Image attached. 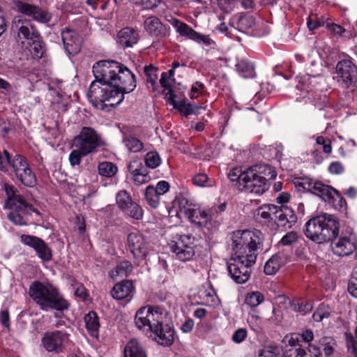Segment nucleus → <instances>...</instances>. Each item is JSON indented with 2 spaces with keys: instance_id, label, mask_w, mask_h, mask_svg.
<instances>
[{
  "instance_id": "f257e3e1",
  "label": "nucleus",
  "mask_w": 357,
  "mask_h": 357,
  "mask_svg": "<svg viewBox=\"0 0 357 357\" xmlns=\"http://www.w3.org/2000/svg\"><path fill=\"white\" fill-rule=\"evenodd\" d=\"M95 80L87 93L91 104L98 109L109 111L124 99V94L136 87L134 74L114 61H100L93 66Z\"/></svg>"
},
{
  "instance_id": "f03ea898",
  "label": "nucleus",
  "mask_w": 357,
  "mask_h": 357,
  "mask_svg": "<svg viewBox=\"0 0 357 357\" xmlns=\"http://www.w3.org/2000/svg\"><path fill=\"white\" fill-rule=\"evenodd\" d=\"M261 232L244 230L233 232L232 255L227 262V270L238 284L246 282L250 276L251 266L256 262L257 251L261 243Z\"/></svg>"
},
{
  "instance_id": "7ed1b4c3",
  "label": "nucleus",
  "mask_w": 357,
  "mask_h": 357,
  "mask_svg": "<svg viewBox=\"0 0 357 357\" xmlns=\"http://www.w3.org/2000/svg\"><path fill=\"white\" fill-rule=\"evenodd\" d=\"M29 294L43 311H63L68 307L67 301L59 289L50 282H33L29 286Z\"/></svg>"
},
{
  "instance_id": "20e7f679",
  "label": "nucleus",
  "mask_w": 357,
  "mask_h": 357,
  "mask_svg": "<svg viewBox=\"0 0 357 357\" xmlns=\"http://www.w3.org/2000/svg\"><path fill=\"white\" fill-rule=\"evenodd\" d=\"M340 223L335 216L323 214L310 219L305 223L307 238L318 243L331 241L339 234Z\"/></svg>"
},
{
  "instance_id": "39448f33",
  "label": "nucleus",
  "mask_w": 357,
  "mask_h": 357,
  "mask_svg": "<svg viewBox=\"0 0 357 357\" xmlns=\"http://www.w3.org/2000/svg\"><path fill=\"white\" fill-rule=\"evenodd\" d=\"M166 313L158 306L146 305L141 307L135 316V324L140 330L151 332L158 331L159 326L162 324Z\"/></svg>"
},
{
  "instance_id": "423d86ee",
  "label": "nucleus",
  "mask_w": 357,
  "mask_h": 357,
  "mask_svg": "<svg viewBox=\"0 0 357 357\" xmlns=\"http://www.w3.org/2000/svg\"><path fill=\"white\" fill-rule=\"evenodd\" d=\"M70 341V335L65 331L56 330L47 331L41 338L43 347L54 354L62 353Z\"/></svg>"
},
{
  "instance_id": "0eeeda50",
  "label": "nucleus",
  "mask_w": 357,
  "mask_h": 357,
  "mask_svg": "<svg viewBox=\"0 0 357 357\" xmlns=\"http://www.w3.org/2000/svg\"><path fill=\"white\" fill-rule=\"evenodd\" d=\"M100 144V137L91 127L82 128L79 134L73 140L75 148L80 149L84 154L88 155L94 152Z\"/></svg>"
},
{
  "instance_id": "6e6552de",
  "label": "nucleus",
  "mask_w": 357,
  "mask_h": 357,
  "mask_svg": "<svg viewBox=\"0 0 357 357\" xmlns=\"http://www.w3.org/2000/svg\"><path fill=\"white\" fill-rule=\"evenodd\" d=\"M17 179L25 186L33 187L36 185L37 179L35 174L30 168L27 160L22 155L16 154L10 162Z\"/></svg>"
},
{
  "instance_id": "1a4fd4ad",
  "label": "nucleus",
  "mask_w": 357,
  "mask_h": 357,
  "mask_svg": "<svg viewBox=\"0 0 357 357\" xmlns=\"http://www.w3.org/2000/svg\"><path fill=\"white\" fill-rule=\"evenodd\" d=\"M195 238L191 234L181 235L172 241L169 245L175 257L181 261H187L195 255Z\"/></svg>"
},
{
  "instance_id": "9d476101",
  "label": "nucleus",
  "mask_w": 357,
  "mask_h": 357,
  "mask_svg": "<svg viewBox=\"0 0 357 357\" xmlns=\"http://www.w3.org/2000/svg\"><path fill=\"white\" fill-rule=\"evenodd\" d=\"M335 72L337 82L347 88L357 81V66L351 57H346L339 61L336 65Z\"/></svg>"
},
{
  "instance_id": "9b49d317",
  "label": "nucleus",
  "mask_w": 357,
  "mask_h": 357,
  "mask_svg": "<svg viewBox=\"0 0 357 357\" xmlns=\"http://www.w3.org/2000/svg\"><path fill=\"white\" fill-rule=\"evenodd\" d=\"M128 247L134 258L142 261L146 259L151 247L147 239L139 232H132L127 237Z\"/></svg>"
},
{
  "instance_id": "f8f14e48",
  "label": "nucleus",
  "mask_w": 357,
  "mask_h": 357,
  "mask_svg": "<svg viewBox=\"0 0 357 357\" xmlns=\"http://www.w3.org/2000/svg\"><path fill=\"white\" fill-rule=\"evenodd\" d=\"M20 240L23 244L32 248L42 261L47 262L52 259V250L41 238L35 236L22 234Z\"/></svg>"
},
{
  "instance_id": "ddd939ff",
  "label": "nucleus",
  "mask_w": 357,
  "mask_h": 357,
  "mask_svg": "<svg viewBox=\"0 0 357 357\" xmlns=\"http://www.w3.org/2000/svg\"><path fill=\"white\" fill-rule=\"evenodd\" d=\"M333 240L331 248L337 256H349L357 249V238L353 234Z\"/></svg>"
},
{
  "instance_id": "4468645a",
  "label": "nucleus",
  "mask_w": 357,
  "mask_h": 357,
  "mask_svg": "<svg viewBox=\"0 0 357 357\" xmlns=\"http://www.w3.org/2000/svg\"><path fill=\"white\" fill-rule=\"evenodd\" d=\"M14 26L17 29L19 38L25 40L27 44L40 38V34L35 26L26 20L15 18Z\"/></svg>"
},
{
  "instance_id": "2eb2a0df",
  "label": "nucleus",
  "mask_w": 357,
  "mask_h": 357,
  "mask_svg": "<svg viewBox=\"0 0 357 357\" xmlns=\"http://www.w3.org/2000/svg\"><path fill=\"white\" fill-rule=\"evenodd\" d=\"M61 38L66 52L68 55L77 54L81 49V38L73 29L65 28L62 30Z\"/></svg>"
},
{
  "instance_id": "dca6fc26",
  "label": "nucleus",
  "mask_w": 357,
  "mask_h": 357,
  "mask_svg": "<svg viewBox=\"0 0 357 357\" xmlns=\"http://www.w3.org/2000/svg\"><path fill=\"white\" fill-rule=\"evenodd\" d=\"M145 31L152 36L162 38L169 35L168 29L155 16H150L144 22Z\"/></svg>"
},
{
  "instance_id": "f3484780",
  "label": "nucleus",
  "mask_w": 357,
  "mask_h": 357,
  "mask_svg": "<svg viewBox=\"0 0 357 357\" xmlns=\"http://www.w3.org/2000/svg\"><path fill=\"white\" fill-rule=\"evenodd\" d=\"M15 6L19 12L32 17L37 21L45 22L50 20V14L37 6L21 1H17Z\"/></svg>"
},
{
  "instance_id": "a211bd4d",
  "label": "nucleus",
  "mask_w": 357,
  "mask_h": 357,
  "mask_svg": "<svg viewBox=\"0 0 357 357\" xmlns=\"http://www.w3.org/2000/svg\"><path fill=\"white\" fill-rule=\"evenodd\" d=\"M167 100L174 108L177 109L185 116H188L191 114H199V109H204L203 107L186 102L185 100L177 101L175 94L171 93L170 91L167 93Z\"/></svg>"
},
{
  "instance_id": "6ab92c4d",
  "label": "nucleus",
  "mask_w": 357,
  "mask_h": 357,
  "mask_svg": "<svg viewBox=\"0 0 357 357\" xmlns=\"http://www.w3.org/2000/svg\"><path fill=\"white\" fill-rule=\"evenodd\" d=\"M269 188V184L264 178L257 176H250L248 181H245L243 190L251 193L261 195L264 194Z\"/></svg>"
},
{
  "instance_id": "aec40b11",
  "label": "nucleus",
  "mask_w": 357,
  "mask_h": 357,
  "mask_svg": "<svg viewBox=\"0 0 357 357\" xmlns=\"http://www.w3.org/2000/svg\"><path fill=\"white\" fill-rule=\"evenodd\" d=\"M188 219L198 227L206 226L210 222L211 217L208 211L203 209L196 204L187 216Z\"/></svg>"
},
{
  "instance_id": "412c9836",
  "label": "nucleus",
  "mask_w": 357,
  "mask_h": 357,
  "mask_svg": "<svg viewBox=\"0 0 357 357\" xmlns=\"http://www.w3.org/2000/svg\"><path fill=\"white\" fill-rule=\"evenodd\" d=\"M275 221L280 227L291 228L297 220V217L294 211L288 207H279L277 215H275Z\"/></svg>"
},
{
  "instance_id": "4be33fe9",
  "label": "nucleus",
  "mask_w": 357,
  "mask_h": 357,
  "mask_svg": "<svg viewBox=\"0 0 357 357\" xmlns=\"http://www.w3.org/2000/svg\"><path fill=\"white\" fill-rule=\"evenodd\" d=\"M4 190L7 195L6 204L8 208L17 207L20 209L26 206V200L22 195L16 194L13 185L5 183Z\"/></svg>"
},
{
  "instance_id": "5701e85b",
  "label": "nucleus",
  "mask_w": 357,
  "mask_h": 357,
  "mask_svg": "<svg viewBox=\"0 0 357 357\" xmlns=\"http://www.w3.org/2000/svg\"><path fill=\"white\" fill-rule=\"evenodd\" d=\"M137 40V32L130 27L123 28L117 34L116 42L123 47H132Z\"/></svg>"
},
{
  "instance_id": "b1692460",
  "label": "nucleus",
  "mask_w": 357,
  "mask_h": 357,
  "mask_svg": "<svg viewBox=\"0 0 357 357\" xmlns=\"http://www.w3.org/2000/svg\"><path fill=\"white\" fill-rule=\"evenodd\" d=\"M134 291L132 281L123 280L116 283L112 290V296L114 299L122 300L129 297Z\"/></svg>"
},
{
  "instance_id": "393cba45",
  "label": "nucleus",
  "mask_w": 357,
  "mask_h": 357,
  "mask_svg": "<svg viewBox=\"0 0 357 357\" xmlns=\"http://www.w3.org/2000/svg\"><path fill=\"white\" fill-rule=\"evenodd\" d=\"M310 191L324 201L331 202L337 195V190L331 186L325 185L321 182H315L310 188Z\"/></svg>"
},
{
  "instance_id": "a878e982",
  "label": "nucleus",
  "mask_w": 357,
  "mask_h": 357,
  "mask_svg": "<svg viewBox=\"0 0 357 357\" xmlns=\"http://www.w3.org/2000/svg\"><path fill=\"white\" fill-rule=\"evenodd\" d=\"M248 172L250 173V177L257 176L267 182L270 179L275 178L277 176L275 169L268 165H257L248 168Z\"/></svg>"
},
{
  "instance_id": "bb28decb",
  "label": "nucleus",
  "mask_w": 357,
  "mask_h": 357,
  "mask_svg": "<svg viewBox=\"0 0 357 357\" xmlns=\"http://www.w3.org/2000/svg\"><path fill=\"white\" fill-rule=\"evenodd\" d=\"M141 166L142 164L137 161H132L128 165V170L132 175L133 181L137 185L146 183L150 179L148 174Z\"/></svg>"
},
{
  "instance_id": "cd10ccee",
  "label": "nucleus",
  "mask_w": 357,
  "mask_h": 357,
  "mask_svg": "<svg viewBox=\"0 0 357 357\" xmlns=\"http://www.w3.org/2000/svg\"><path fill=\"white\" fill-rule=\"evenodd\" d=\"M158 331L152 332L155 335L156 341L161 345L169 346L174 342V331L169 325L159 326Z\"/></svg>"
},
{
  "instance_id": "c85d7f7f",
  "label": "nucleus",
  "mask_w": 357,
  "mask_h": 357,
  "mask_svg": "<svg viewBox=\"0 0 357 357\" xmlns=\"http://www.w3.org/2000/svg\"><path fill=\"white\" fill-rule=\"evenodd\" d=\"M13 210L8 215L9 220L16 225H26L27 224L26 215L31 206L26 202V206L24 208H18L17 207L10 208Z\"/></svg>"
},
{
  "instance_id": "c756f323",
  "label": "nucleus",
  "mask_w": 357,
  "mask_h": 357,
  "mask_svg": "<svg viewBox=\"0 0 357 357\" xmlns=\"http://www.w3.org/2000/svg\"><path fill=\"white\" fill-rule=\"evenodd\" d=\"M124 357H146V354L138 340L132 339L125 346Z\"/></svg>"
},
{
  "instance_id": "7c9ffc66",
  "label": "nucleus",
  "mask_w": 357,
  "mask_h": 357,
  "mask_svg": "<svg viewBox=\"0 0 357 357\" xmlns=\"http://www.w3.org/2000/svg\"><path fill=\"white\" fill-rule=\"evenodd\" d=\"M86 328L90 335L98 338L99 335L100 323L96 312L91 311L84 316Z\"/></svg>"
},
{
  "instance_id": "2f4dec72",
  "label": "nucleus",
  "mask_w": 357,
  "mask_h": 357,
  "mask_svg": "<svg viewBox=\"0 0 357 357\" xmlns=\"http://www.w3.org/2000/svg\"><path fill=\"white\" fill-rule=\"evenodd\" d=\"M169 22L181 36L185 37L192 40L193 38H195V36H197V31L192 29L187 24L178 19L172 18L169 20Z\"/></svg>"
},
{
  "instance_id": "473e14b6",
  "label": "nucleus",
  "mask_w": 357,
  "mask_h": 357,
  "mask_svg": "<svg viewBox=\"0 0 357 357\" xmlns=\"http://www.w3.org/2000/svg\"><path fill=\"white\" fill-rule=\"evenodd\" d=\"M132 270L133 266L132 264L128 261H123L120 262L114 269L111 270L109 275L113 280H116L118 278L128 276Z\"/></svg>"
},
{
  "instance_id": "72a5a7b5",
  "label": "nucleus",
  "mask_w": 357,
  "mask_h": 357,
  "mask_svg": "<svg viewBox=\"0 0 357 357\" xmlns=\"http://www.w3.org/2000/svg\"><path fill=\"white\" fill-rule=\"evenodd\" d=\"M198 296L202 303L206 305L215 306L219 303L215 292L211 288H201L198 292Z\"/></svg>"
},
{
  "instance_id": "f704fd0d",
  "label": "nucleus",
  "mask_w": 357,
  "mask_h": 357,
  "mask_svg": "<svg viewBox=\"0 0 357 357\" xmlns=\"http://www.w3.org/2000/svg\"><path fill=\"white\" fill-rule=\"evenodd\" d=\"M248 169L242 172L238 168H234L228 174V178L231 182H236L239 190H243L245 181L250 178Z\"/></svg>"
},
{
  "instance_id": "c9c22d12",
  "label": "nucleus",
  "mask_w": 357,
  "mask_h": 357,
  "mask_svg": "<svg viewBox=\"0 0 357 357\" xmlns=\"http://www.w3.org/2000/svg\"><path fill=\"white\" fill-rule=\"evenodd\" d=\"M123 143L129 152L138 153L144 149V143L139 139L130 135L124 136Z\"/></svg>"
},
{
  "instance_id": "e433bc0d",
  "label": "nucleus",
  "mask_w": 357,
  "mask_h": 357,
  "mask_svg": "<svg viewBox=\"0 0 357 357\" xmlns=\"http://www.w3.org/2000/svg\"><path fill=\"white\" fill-rule=\"evenodd\" d=\"M193 185L199 188H212L216 185V181L205 173L195 174L192 178Z\"/></svg>"
},
{
  "instance_id": "4c0bfd02",
  "label": "nucleus",
  "mask_w": 357,
  "mask_h": 357,
  "mask_svg": "<svg viewBox=\"0 0 357 357\" xmlns=\"http://www.w3.org/2000/svg\"><path fill=\"white\" fill-rule=\"evenodd\" d=\"M256 24L255 18L252 15H240L237 17L236 29L241 32L252 29Z\"/></svg>"
},
{
  "instance_id": "58836bf2",
  "label": "nucleus",
  "mask_w": 357,
  "mask_h": 357,
  "mask_svg": "<svg viewBox=\"0 0 357 357\" xmlns=\"http://www.w3.org/2000/svg\"><path fill=\"white\" fill-rule=\"evenodd\" d=\"M278 206L274 204L264 205L257 209V215L263 219L265 222H269L275 219L277 215Z\"/></svg>"
},
{
  "instance_id": "ea45409f",
  "label": "nucleus",
  "mask_w": 357,
  "mask_h": 357,
  "mask_svg": "<svg viewBox=\"0 0 357 357\" xmlns=\"http://www.w3.org/2000/svg\"><path fill=\"white\" fill-rule=\"evenodd\" d=\"M282 263V257L280 255L272 256L264 265V273L269 275H274L280 268Z\"/></svg>"
},
{
  "instance_id": "a19ab883",
  "label": "nucleus",
  "mask_w": 357,
  "mask_h": 357,
  "mask_svg": "<svg viewBox=\"0 0 357 357\" xmlns=\"http://www.w3.org/2000/svg\"><path fill=\"white\" fill-rule=\"evenodd\" d=\"M264 295L258 291L248 292L245 298V304L250 308L259 306L264 301Z\"/></svg>"
},
{
  "instance_id": "79ce46f5",
  "label": "nucleus",
  "mask_w": 357,
  "mask_h": 357,
  "mask_svg": "<svg viewBox=\"0 0 357 357\" xmlns=\"http://www.w3.org/2000/svg\"><path fill=\"white\" fill-rule=\"evenodd\" d=\"M158 69L153 66H145L144 73L146 76L148 88H151L153 91L157 89Z\"/></svg>"
},
{
  "instance_id": "37998d69",
  "label": "nucleus",
  "mask_w": 357,
  "mask_h": 357,
  "mask_svg": "<svg viewBox=\"0 0 357 357\" xmlns=\"http://www.w3.org/2000/svg\"><path fill=\"white\" fill-rule=\"evenodd\" d=\"M294 357H321V351L319 348L312 344H310L307 351L299 347L294 350Z\"/></svg>"
},
{
  "instance_id": "c03bdc74",
  "label": "nucleus",
  "mask_w": 357,
  "mask_h": 357,
  "mask_svg": "<svg viewBox=\"0 0 357 357\" xmlns=\"http://www.w3.org/2000/svg\"><path fill=\"white\" fill-rule=\"evenodd\" d=\"M195 204L196 203L183 195L177 197L174 200V205H177L180 213L184 214L186 217L192 208V206Z\"/></svg>"
},
{
  "instance_id": "a18cd8bd",
  "label": "nucleus",
  "mask_w": 357,
  "mask_h": 357,
  "mask_svg": "<svg viewBox=\"0 0 357 357\" xmlns=\"http://www.w3.org/2000/svg\"><path fill=\"white\" fill-rule=\"evenodd\" d=\"M236 69L243 77H252L255 74L252 64L245 59L240 60L236 63Z\"/></svg>"
},
{
  "instance_id": "49530a36",
  "label": "nucleus",
  "mask_w": 357,
  "mask_h": 357,
  "mask_svg": "<svg viewBox=\"0 0 357 357\" xmlns=\"http://www.w3.org/2000/svg\"><path fill=\"white\" fill-rule=\"evenodd\" d=\"M98 169L100 175L108 178L114 176L118 171L117 167L110 162H100L98 165Z\"/></svg>"
},
{
  "instance_id": "de8ad7c7",
  "label": "nucleus",
  "mask_w": 357,
  "mask_h": 357,
  "mask_svg": "<svg viewBox=\"0 0 357 357\" xmlns=\"http://www.w3.org/2000/svg\"><path fill=\"white\" fill-rule=\"evenodd\" d=\"M27 45H29V51L33 59H39L43 57L45 48L40 41V37Z\"/></svg>"
},
{
  "instance_id": "09e8293b",
  "label": "nucleus",
  "mask_w": 357,
  "mask_h": 357,
  "mask_svg": "<svg viewBox=\"0 0 357 357\" xmlns=\"http://www.w3.org/2000/svg\"><path fill=\"white\" fill-rule=\"evenodd\" d=\"M123 212L125 215L130 218L139 220L143 218L144 211L142 208L136 202H133Z\"/></svg>"
},
{
  "instance_id": "8fccbe9b",
  "label": "nucleus",
  "mask_w": 357,
  "mask_h": 357,
  "mask_svg": "<svg viewBox=\"0 0 357 357\" xmlns=\"http://www.w3.org/2000/svg\"><path fill=\"white\" fill-rule=\"evenodd\" d=\"M116 202L118 206L124 211L134 202L132 201L130 194L126 190L119 191L116 195Z\"/></svg>"
},
{
  "instance_id": "3c124183",
  "label": "nucleus",
  "mask_w": 357,
  "mask_h": 357,
  "mask_svg": "<svg viewBox=\"0 0 357 357\" xmlns=\"http://www.w3.org/2000/svg\"><path fill=\"white\" fill-rule=\"evenodd\" d=\"M145 198L148 204L152 208H157L160 204V195L154 190V187L149 185L145 190Z\"/></svg>"
},
{
  "instance_id": "603ef678",
  "label": "nucleus",
  "mask_w": 357,
  "mask_h": 357,
  "mask_svg": "<svg viewBox=\"0 0 357 357\" xmlns=\"http://www.w3.org/2000/svg\"><path fill=\"white\" fill-rule=\"evenodd\" d=\"M331 314V307L328 305L321 304L314 312L312 317L315 321H321L324 319L329 317Z\"/></svg>"
},
{
  "instance_id": "864d4df0",
  "label": "nucleus",
  "mask_w": 357,
  "mask_h": 357,
  "mask_svg": "<svg viewBox=\"0 0 357 357\" xmlns=\"http://www.w3.org/2000/svg\"><path fill=\"white\" fill-rule=\"evenodd\" d=\"M145 164L151 169L158 167L161 163L159 154L155 151H151L146 154L144 158Z\"/></svg>"
},
{
  "instance_id": "5fc2aeb1",
  "label": "nucleus",
  "mask_w": 357,
  "mask_h": 357,
  "mask_svg": "<svg viewBox=\"0 0 357 357\" xmlns=\"http://www.w3.org/2000/svg\"><path fill=\"white\" fill-rule=\"evenodd\" d=\"M300 335L294 333L287 335L284 338V342L287 345L291 347L292 349H289V352L294 353V350L296 349V348H298L299 347H301L300 344Z\"/></svg>"
},
{
  "instance_id": "6e6d98bb",
  "label": "nucleus",
  "mask_w": 357,
  "mask_h": 357,
  "mask_svg": "<svg viewBox=\"0 0 357 357\" xmlns=\"http://www.w3.org/2000/svg\"><path fill=\"white\" fill-rule=\"evenodd\" d=\"M248 324L255 333H259L261 331L263 320L259 316L252 314H250L248 318Z\"/></svg>"
},
{
  "instance_id": "4d7b16f0",
  "label": "nucleus",
  "mask_w": 357,
  "mask_h": 357,
  "mask_svg": "<svg viewBox=\"0 0 357 357\" xmlns=\"http://www.w3.org/2000/svg\"><path fill=\"white\" fill-rule=\"evenodd\" d=\"M161 3L162 0H135L133 3L146 10H153L158 8Z\"/></svg>"
},
{
  "instance_id": "13d9d810",
  "label": "nucleus",
  "mask_w": 357,
  "mask_h": 357,
  "mask_svg": "<svg viewBox=\"0 0 357 357\" xmlns=\"http://www.w3.org/2000/svg\"><path fill=\"white\" fill-rule=\"evenodd\" d=\"M174 79L169 77L167 75V73H162L161 75V78L160 79V84L162 87L164 89V93L165 99L167 100V93L170 91L171 93H174L173 90L172 89V83Z\"/></svg>"
},
{
  "instance_id": "bf43d9fd",
  "label": "nucleus",
  "mask_w": 357,
  "mask_h": 357,
  "mask_svg": "<svg viewBox=\"0 0 357 357\" xmlns=\"http://www.w3.org/2000/svg\"><path fill=\"white\" fill-rule=\"evenodd\" d=\"M88 154H84L79 148H75L69 155V161L72 166L79 165L81 159L87 155Z\"/></svg>"
},
{
  "instance_id": "052dcab7",
  "label": "nucleus",
  "mask_w": 357,
  "mask_h": 357,
  "mask_svg": "<svg viewBox=\"0 0 357 357\" xmlns=\"http://www.w3.org/2000/svg\"><path fill=\"white\" fill-rule=\"evenodd\" d=\"M298 240V234L296 231L287 232L280 240V243L282 245H289Z\"/></svg>"
},
{
  "instance_id": "680f3d73",
  "label": "nucleus",
  "mask_w": 357,
  "mask_h": 357,
  "mask_svg": "<svg viewBox=\"0 0 357 357\" xmlns=\"http://www.w3.org/2000/svg\"><path fill=\"white\" fill-rule=\"evenodd\" d=\"M204 89V84L200 82H196L192 85V88L190 92V96L191 98H197L202 93Z\"/></svg>"
},
{
  "instance_id": "e2e57ef3",
  "label": "nucleus",
  "mask_w": 357,
  "mask_h": 357,
  "mask_svg": "<svg viewBox=\"0 0 357 357\" xmlns=\"http://www.w3.org/2000/svg\"><path fill=\"white\" fill-rule=\"evenodd\" d=\"M259 357H284L277 348H265L259 354Z\"/></svg>"
},
{
  "instance_id": "0e129e2a",
  "label": "nucleus",
  "mask_w": 357,
  "mask_h": 357,
  "mask_svg": "<svg viewBox=\"0 0 357 357\" xmlns=\"http://www.w3.org/2000/svg\"><path fill=\"white\" fill-rule=\"evenodd\" d=\"M326 26L328 30L334 35L338 36L340 37H345L344 33L346 32V30L340 25L332 23L327 24Z\"/></svg>"
},
{
  "instance_id": "69168bd1",
  "label": "nucleus",
  "mask_w": 357,
  "mask_h": 357,
  "mask_svg": "<svg viewBox=\"0 0 357 357\" xmlns=\"http://www.w3.org/2000/svg\"><path fill=\"white\" fill-rule=\"evenodd\" d=\"M328 171L333 174H341L344 171L343 165L339 161H335L328 166Z\"/></svg>"
},
{
  "instance_id": "338daca9",
  "label": "nucleus",
  "mask_w": 357,
  "mask_h": 357,
  "mask_svg": "<svg viewBox=\"0 0 357 357\" xmlns=\"http://www.w3.org/2000/svg\"><path fill=\"white\" fill-rule=\"evenodd\" d=\"M348 291L353 297L357 298V272L354 273L349 281Z\"/></svg>"
},
{
  "instance_id": "774afa93",
  "label": "nucleus",
  "mask_w": 357,
  "mask_h": 357,
  "mask_svg": "<svg viewBox=\"0 0 357 357\" xmlns=\"http://www.w3.org/2000/svg\"><path fill=\"white\" fill-rule=\"evenodd\" d=\"M247 331L244 328L236 330L232 335V340L236 343L242 342L247 337Z\"/></svg>"
}]
</instances>
